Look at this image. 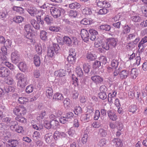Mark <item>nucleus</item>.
<instances>
[{
  "mask_svg": "<svg viewBox=\"0 0 147 147\" xmlns=\"http://www.w3.org/2000/svg\"><path fill=\"white\" fill-rule=\"evenodd\" d=\"M96 2L97 3V5L100 7H103L105 2L106 1L102 0H96Z\"/></svg>",
  "mask_w": 147,
  "mask_h": 147,
  "instance_id": "nucleus-51",
  "label": "nucleus"
},
{
  "mask_svg": "<svg viewBox=\"0 0 147 147\" xmlns=\"http://www.w3.org/2000/svg\"><path fill=\"white\" fill-rule=\"evenodd\" d=\"M136 94L137 96L136 99L140 101L142 100V98L146 97L147 95L146 93L144 92H137Z\"/></svg>",
  "mask_w": 147,
  "mask_h": 147,
  "instance_id": "nucleus-21",
  "label": "nucleus"
},
{
  "mask_svg": "<svg viewBox=\"0 0 147 147\" xmlns=\"http://www.w3.org/2000/svg\"><path fill=\"white\" fill-rule=\"evenodd\" d=\"M138 74V72L136 69L133 68L131 69V71L130 75L133 79H136Z\"/></svg>",
  "mask_w": 147,
  "mask_h": 147,
  "instance_id": "nucleus-35",
  "label": "nucleus"
},
{
  "mask_svg": "<svg viewBox=\"0 0 147 147\" xmlns=\"http://www.w3.org/2000/svg\"><path fill=\"white\" fill-rule=\"evenodd\" d=\"M111 28V26L108 24H102L99 26L98 29L102 32L109 31Z\"/></svg>",
  "mask_w": 147,
  "mask_h": 147,
  "instance_id": "nucleus-18",
  "label": "nucleus"
},
{
  "mask_svg": "<svg viewBox=\"0 0 147 147\" xmlns=\"http://www.w3.org/2000/svg\"><path fill=\"white\" fill-rule=\"evenodd\" d=\"M108 11V10L105 8H102L99 10L98 12L99 14L103 15L106 14Z\"/></svg>",
  "mask_w": 147,
  "mask_h": 147,
  "instance_id": "nucleus-63",
  "label": "nucleus"
},
{
  "mask_svg": "<svg viewBox=\"0 0 147 147\" xmlns=\"http://www.w3.org/2000/svg\"><path fill=\"white\" fill-rule=\"evenodd\" d=\"M11 59L13 63L16 64L20 60V56L17 51H15L12 53L11 54Z\"/></svg>",
  "mask_w": 147,
  "mask_h": 147,
  "instance_id": "nucleus-8",
  "label": "nucleus"
},
{
  "mask_svg": "<svg viewBox=\"0 0 147 147\" xmlns=\"http://www.w3.org/2000/svg\"><path fill=\"white\" fill-rule=\"evenodd\" d=\"M99 62L101 63L103 66V65H105L107 62L106 57L104 56H102L100 57Z\"/></svg>",
  "mask_w": 147,
  "mask_h": 147,
  "instance_id": "nucleus-53",
  "label": "nucleus"
},
{
  "mask_svg": "<svg viewBox=\"0 0 147 147\" xmlns=\"http://www.w3.org/2000/svg\"><path fill=\"white\" fill-rule=\"evenodd\" d=\"M80 34L83 40L85 41H88L90 39L92 41L96 40L98 32L96 30L93 29H90L88 31L83 29L81 30Z\"/></svg>",
  "mask_w": 147,
  "mask_h": 147,
  "instance_id": "nucleus-1",
  "label": "nucleus"
},
{
  "mask_svg": "<svg viewBox=\"0 0 147 147\" xmlns=\"http://www.w3.org/2000/svg\"><path fill=\"white\" fill-rule=\"evenodd\" d=\"M12 42L11 40L9 39H7L6 40H5V41L4 42L3 45V47L9 48L11 47Z\"/></svg>",
  "mask_w": 147,
  "mask_h": 147,
  "instance_id": "nucleus-48",
  "label": "nucleus"
},
{
  "mask_svg": "<svg viewBox=\"0 0 147 147\" xmlns=\"http://www.w3.org/2000/svg\"><path fill=\"white\" fill-rule=\"evenodd\" d=\"M34 63L35 66H39L40 63V61L39 57L38 55H35L34 56Z\"/></svg>",
  "mask_w": 147,
  "mask_h": 147,
  "instance_id": "nucleus-31",
  "label": "nucleus"
},
{
  "mask_svg": "<svg viewBox=\"0 0 147 147\" xmlns=\"http://www.w3.org/2000/svg\"><path fill=\"white\" fill-rule=\"evenodd\" d=\"M7 142L6 146L8 147H16L18 144V141L16 140H9Z\"/></svg>",
  "mask_w": 147,
  "mask_h": 147,
  "instance_id": "nucleus-13",
  "label": "nucleus"
},
{
  "mask_svg": "<svg viewBox=\"0 0 147 147\" xmlns=\"http://www.w3.org/2000/svg\"><path fill=\"white\" fill-rule=\"evenodd\" d=\"M60 122L63 124L66 123L68 121V119L65 117H61L59 119Z\"/></svg>",
  "mask_w": 147,
  "mask_h": 147,
  "instance_id": "nucleus-60",
  "label": "nucleus"
},
{
  "mask_svg": "<svg viewBox=\"0 0 147 147\" xmlns=\"http://www.w3.org/2000/svg\"><path fill=\"white\" fill-rule=\"evenodd\" d=\"M72 79L73 80V84H74V86H78L79 84L78 78L74 74L72 75Z\"/></svg>",
  "mask_w": 147,
  "mask_h": 147,
  "instance_id": "nucleus-55",
  "label": "nucleus"
},
{
  "mask_svg": "<svg viewBox=\"0 0 147 147\" xmlns=\"http://www.w3.org/2000/svg\"><path fill=\"white\" fill-rule=\"evenodd\" d=\"M128 111L129 112L133 113L138 111L136 106L135 105H132L129 106Z\"/></svg>",
  "mask_w": 147,
  "mask_h": 147,
  "instance_id": "nucleus-38",
  "label": "nucleus"
},
{
  "mask_svg": "<svg viewBox=\"0 0 147 147\" xmlns=\"http://www.w3.org/2000/svg\"><path fill=\"white\" fill-rule=\"evenodd\" d=\"M74 112L76 115L80 116L82 114V108L80 106L77 107H75L74 110Z\"/></svg>",
  "mask_w": 147,
  "mask_h": 147,
  "instance_id": "nucleus-42",
  "label": "nucleus"
},
{
  "mask_svg": "<svg viewBox=\"0 0 147 147\" xmlns=\"http://www.w3.org/2000/svg\"><path fill=\"white\" fill-rule=\"evenodd\" d=\"M69 7L71 9H79L81 7L80 4L77 2H75L70 4L69 5Z\"/></svg>",
  "mask_w": 147,
  "mask_h": 147,
  "instance_id": "nucleus-24",
  "label": "nucleus"
},
{
  "mask_svg": "<svg viewBox=\"0 0 147 147\" xmlns=\"http://www.w3.org/2000/svg\"><path fill=\"white\" fill-rule=\"evenodd\" d=\"M33 86L30 85L27 86L26 89V92L28 94H29L33 92Z\"/></svg>",
  "mask_w": 147,
  "mask_h": 147,
  "instance_id": "nucleus-59",
  "label": "nucleus"
},
{
  "mask_svg": "<svg viewBox=\"0 0 147 147\" xmlns=\"http://www.w3.org/2000/svg\"><path fill=\"white\" fill-rule=\"evenodd\" d=\"M135 47L134 44L133 42H129L126 45V47L128 50H132Z\"/></svg>",
  "mask_w": 147,
  "mask_h": 147,
  "instance_id": "nucleus-58",
  "label": "nucleus"
},
{
  "mask_svg": "<svg viewBox=\"0 0 147 147\" xmlns=\"http://www.w3.org/2000/svg\"><path fill=\"white\" fill-rule=\"evenodd\" d=\"M128 71L126 70H122L119 73L120 78L122 79L126 78L128 76Z\"/></svg>",
  "mask_w": 147,
  "mask_h": 147,
  "instance_id": "nucleus-28",
  "label": "nucleus"
},
{
  "mask_svg": "<svg viewBox=\"0 0 147 147\" xmlns=\"http://www.w3.org/2000/svg\"><path fill=\"white\" fill-rule=\"evenodd\" d=\"M91 67L90 65L88 64L84 63L83 65V68L84 72L87 74L89 73Z\"/></svg>",
  "mask_w": 147,
  "mask_h": 147,
  "instance_id": "nucleus-36",
  "label": "nucleus"
},
{
  "mask_svg": "<svg viewBox=\"0 0 147 147\" xmlns=\"http://www.w3.org/2000/svg\"><path fill=\"white\" fill-rule=\"evenodd\" d=\"M76 73L80 77L82 76L84 74L83 71L82 69L79 67L77 68Z\"/></svg>",
  "mask_w": 147,
  "mask_h": 147,
  "instance_id": "nucleus-61",
  "label": "nucleus"
},
{
  "mask_svg": "<svg viewBox=\"0 0 147 147\" xmlns=\"http://www.w3.org/2000/svg\"><path fill=\"white\" fill-rule=\"evenodd\" d=\"M19 103L21 104H26V102L28 101V99L24 97H19L18 100Z\"/></svg>",
  "mask_w": 147,
  "mask_h": 147,
  "instance_id": "nucleus-37",
  "label": "nucleus"
},
{
  "mask_svg": "<svg viewBox=\"0 0 147 147\" xmlns=\"http://www.w3.org/2000/svg\"><path fill=\"white\" fill-rule=\"evenodd\" d=\"M36 18L37 20L36 22L42 26L43 25L44 23V17H43V16H37Z\"/></svg>",
  "mask_w": 147,
  "mask_h": 147,
  "instance_id": "nucleus-46",
  "label": "nucleus"
},
{
  "mask_svg": "<svg viewBox=\"0 0 147 147\" xmlns=\"http://www.w3.org/2000/svg\"><path fill=\"white\" fill-rule=\"evenodd\" d=\"M146 42H147V36H145L142 39V40L138 44V47L139 48V49H140V47L141 46L144 47L143 44Z\"/></svg>",
  "mask_w": 147,
  "mask_h": 147,
  "instance_id": "nucleus-45",
  "label": "nucleus"
},
{
  "mask_svg": "<svg viewBox=\"0 0 147 147\" xmlns=\"http://www.w3.org/2000/svg\"><path fill=\"white\" fill-rule=\"evenodd\" d=\"M51 15L55 18H58L61 16V13H63L64 10L61 8H56L54 7L50 9Z\"/></svg>",
  "mask_w": 147,
  "mask_h": 147,
  "instance_id": "nucleus-4",
  "label": "nucleus"
},
{
  "mask_svg": "<svg viewBox=\"0 0 147 147\" xmlns=\"http://www.w3.org/2000/svg\"><path fill=\"white\" fill-rule=\"evenodd\" d=\"M92 66L93 69H96L100 66H102V65L99 61L96 60L93 63Z\"/></svg>",
  "mask_w": 147,
  "mask_h": 147,
  "instance_id": "nucleus-43",
  "label": "nucleus"
},
{
  "mask_svg": "<svg viewBox=\"0 0 147 147\" xmlns=\"http://www.w3.org/2000/svg\"><path fill=\"white\" fill-rule=\"evenodd\" d=\"M26 11L32 16H34L38 12H39V11L35 7H29L26 9Z\"/></svg>",
  "mask_w": 147,
  "mask_h": 147,
  "instance_id": "nucleus-14",
  "label": "nucleus"
},
{
  "mask_svg": "<svg viewBox=\"0 0 147 147\" xmlns=\"http://www.w3.org/2000/svg\"><path fill=\"white\" fill-rule=\"evenodd\" d=\"M30 23L32 26L36 30H39L40 28V24L36 22V21L32 19L31 20Z\"/></svg>",
  "mask_w": 147,
  "mask_h": 147,
  "instance_id": "nucleus-27",
  "label": "nucleus"
},
{
  "mask_svg": "<svg viewBox=\"0 0 147 147\" xmlns=\"http://www.w3.org/2000/svg\"><path fill=\"white\" fill-rule=\"evenodd\" d=\"M63 41L67 45L71 47V46L72 41L71 38L69 37L64 36L63 37Z\"/></svg>",
  "mask_w": 147,
  "mask_h": 147,
  "instance_id": "nucleus-32",
  "label": "nucleus"
},
{
  "mask_svg": "<svg viewBox=\"0 0 147 147\" xmlns=\"http://www.w3.org/2000/svg\"><path fill=\"white\" fill-rule=\"evenodd\" d=\"M94 22L93 20L91 18H85L80 21V23L84 25H88L91 24Z\"/></svg>",
  "mask_w": 147,
  "mask_h": 147,
  "instance_id": "nucleus-16",
  "label": "nucleus"
},
{
  "mask_svg": "<svg viewBox=\"0 0 147 147\" xmlns=\"http://www.w3.org/2000/svg\"><path fill=\"white\" fill-rule=\"evenodd\" d=\"M24 29L25 31L24 36L30 40L31 42H33V38L35 36V35L32 32L34 30H32L31 25L30 24H27L25 25Z\"/></svg>",
  "mask_w": 147,
  "mask_h": 147,
  "instance_id": "nucleus-2",
  "label": "nucleus"
},
{
  "mask_svg": "<svg viewBox=\"0 0 147 147\" xmlns=\"http://www.w3.org/2000/svg\"><path fill=\"white\" fill-rule=\"evenodd\" d=\"M10 74V71L8 68L5 67H0V77L2 78L8 77Z\"/></svg>",
  "mask_w": 147,
  "mask_h": 147,
  "instance_id": "nucleus-7",
  "label": "nucleus"
},
{
  "mask_svg": "<svg viewBox=\"0 0 147 147\" xmlns=\"http://www.w3.org/2000/svg\"><path fill=\"white\" fill-rule=\"evenodd\" d=\"M53 136L52 133H47L46 134L45 136V138L46 142L48 143H51L52 139Z\"/></svg>",
  "mask_w": 147,
  "mask_h": 147,
  "instance_id": "nucleus-29",
  "label": "nucleus"
},
{
  "mask_svg": "<svg viewBox=\"0 0 147 147\" xmlns=\"http://www.w3.org/2000/svg\"><path fill=\"white\" fill-rule=\"evenodd\" d=\"M99 98L102 100H105L107 98L106 92H100L98 94Z\"/></svg>",
  "mask_w": 147,
  "mask_h": 147,
  "instance_id": "nucleus-57",
  "label": "nucleus"
},
{
  "mask_svg": "<svg viewBox=\"0 0 147 147\" xmlns=\"http://www.w3.org/2000/svg\"><path fill=\"white\" fill-rule=\"evenodd\" d=\"M50 122L53 128H54L55 127L58 126L59 125V123L57 120H50Z\"/></svg>",
  "mask_w": 147,
  "mask_h": 147,
  "instance_id": "nucleus-54",
  "label": "nucleus"
},
{
  "mask_svg": "<svg viewBox=\"0 0 147 147\" xmlns=\"http://www.w3.org/2000/svg\"><path fill=\"white\" fill-rule=\"evenodd\" d=\"M53 20V19L51 16H49L48 15H46V17L44 18V20L48 25L50 24Z\"/></svg>",
  "mask_w": 147,
  "mask_h": 147,
  "instance_id": "nucleus-39",
  "label": "nucleus"
},
{
  "mask_svg": "<svg viewBox=\"0 0 147 147\" xmlns=\"http://www.w3.org/2000/svg\"><path fill=\"white\" fill-rule=\"evenodd\" d=\"M49 29L51 31L54 32H59L61 28L58 26H51L49 28Z\"/></svg>",
  "mask_w": 147,
  "mask_h": 147,
  "instance_id": "nucleus-49",
  "label": "nucleus"
},
{
  "mask_svg": "<svg viewBox=\"0 0 147 147\" xmlns=\"http://www.w3.org/2000/svg\"><path fill=\"white\" fill-rule=\"evenodd\" d=\"M83 12L86 15H90L92 13L91 9L90 8L88 7L85 8L84 9H83Z\"/></svg>",
  "mask_w": 147,
  "mask_h": 147,
  "instance_id": "nucleus-62",
  "label": "nucleus"
},
{
  "mask_svg": "<svg viewBox=\"0 0 147 147\" xmlns=\"http://www.w3.org/2000/svg\"><path fill=\"white\" fill-rule=\"evenodd\" d=\"M19 83L20 86L22 88H23L28 84V82L27 81L26 78V77L23 78L20 81H19Z\"/></svg>",
  "mask_w": 147,
  "mask_h": 147,
  "instance_id": "nucleus-25",
  "label": "nucleus"
},
{
  "mask_svg": "<svg viewBox=\"0 0 147 147\" xmlns=\"http://www.w3.org/2000/svg\"><path fill=\"white\" fill-rule=\"evenodd\" d=\"M18 67L19 69L23 72L26 71L27 69L26 64L23 62L19 63L18 65Z\"/></svg>",
  "mask_w": 147,
  "mask_h": 147,
  "instance_id": "nucleus-20",
  "label": "nucleus"
},
{
  "mask_svg": "<svg viewBox=\"0 0 147 147\" xmlns=\"http://www.w3.org/2000/svg\"><path fill=\"white\" fill-rule=\"evenodd\" d=\"M107 41L109 43L111 49L115 48L117 45V43L118 41L117 39L114 38H107Z\"/></svg>",
  "mask_w": 147,
  "mask_h": 147,
  "instance_id": "nucleus-11",
  "label": "nucleus"
},
{
  "mask_svg": "<svg viewBox=\"0 0 147 147\" xmlns=\"http://www.w3.org/2000/svg\"><path fill=\"white\" fill-rule=\"evenodd\" d=\"M72 51V50L70 51L69 54L67 57V61L69 64H67L65 66V67H67L68 65L70 66V64H74L76 62V53L75 51L73 52Z\"/></svg>",
  "mask_w": 147,
  "mask_h": 147,
  "instance_id": "nucleus-6",
  "label": "nucleus"
},
{
  "mask_svg": "<svg viewBox=\"0 0 147 147\" xmlns=\"http://www.w3.org/2000/svg\"><path fill=\"white\" fill-rule=\"evenodd\" d=\"M109 45L107 41L102 44V47L107 50H109V48H110Z\"/></svg>",
  "mask_w": 147,
  "mask_h": 147,
  "instance_id": "nucleus-56",
  "label": "nucleus"
},
{
  "mask_svg": "<svg viewBox=\"0 0 147 147\" xmlns=\"http://www.w3.org/2000/svg\"><path fill=\"white\" fill-rule=\"evenodd\" d=\"M68 13L70 17L75 18L77 16L78 12L76 10H70L68 11Z\"/></svg>",
  "mask_w": 147,
  "mask_h": 147,
  "instance_id": "nucleus-33",
  "label": "nucleus"
},
{
  "mask_svg": "<svg viewBox=\"0 0 147 147\" xmlns=\"http://www.w3.org/2000/svg\"><path fill=\"white\" fill-rule=\"evenodd\" d=\"M108 117L110 119L113 121H115L117 119V116L116 113L111 110H108L107 112Z\"/></svg>",
  "mask_w": 147,
  "mask_h": 147,
  "instance_id": "nucleus-15",
  "label": "nucleus"
},
{
  "mask_svg": "<svg viewBox=\"0 0 147 147\" xmlns=\"http://www.w3.org/2000/svg\"><path fill=\"white\" fill-rule=\"evenodd\" d=\"M86 58L88 61H94L96 58V56L94 52H88L86 55Z\"/></svg>",
  "mask_w": 147,
  "mask_h": 147,
  "instance_id": "nucleus-17",
  "label": "nucleus"
},
{
  "mask_svg": "<svg viewBox=\"0 0 147 147\" xmlns=\"http://www.w3.org/2000/svg\"><path fill=\"white\" fill-rule=\"evenodd\" d=\"M132 21L135 22H139L142 21V19L141 17L137 16H132L131 17Z\"/></svg>",
  "mask_w": 147,
  "mask_h": 147,
  "instance_id": "nucleus-44",
  "label": "nucleus"
},
{
  "mask_svg": "<svg viewBox=\"0 0 147 147\" xmlns=\"http://www.w3.org/2000/svg\"><path fill=\"white\" fill-rule=\"evenodd\" d=\"M9 17L6 10H2L0 12V19L5 21Z\"/></svg>",
  "mask_w": 147,
  "mask_h": 147,
  "instance_id": "nucleus-12",
  "label": "nucleus"
},
{
  "mask_svg": "<svg viewBox=\"0 0 147 147\" xmlns=\"http://www.w3.org/2000/svg\"><path fill=\"white\" fill-rule=\"evenodd\" d=\"M3 89L4 92L5 94L7 95L11 94L15 91V88L7 84L4 85L3 86Z\"/></svg>",
  "mask_w": 147,
  "mask_h": 147,
  "instance_id": "nucleus-9",
  "label": "nucleus"
},
{
  "mask_svg": "<svg viewBox=\"0 0 147 147\" xmlns=\"http://www.w3.org/2000/svg\"><path fill=\"white\" fill-rule=\"evenodd\" d=\"M13 9L14 11H16L20 14L24 13L25 11L24 9L18 6H14L13 8Z\"/></svg>",
  "mask_w": 147,
  "mask_h": 147,
  "instance_id": "nucleus-30",
  "label": "nucleus"
},
{
  "mask_svg": "<svg viewBox=\"0 0 147 147\" xmlns=\"http://www.w3.org/2000/svg\"><path fill=\"white\" fill-rule=\"evenodd\" d=\"M46 90V95L47 97L51 98L53 94V89L50 87H47L45 88Z\"/></svg>",
  "mask_w": 147,
  "mask_h": 147,
  "instance_id": "nucleus-22",
  "label": "nucleus"
},
{
  "mask_svg": "<svg viewBox=\"0 0 147 147\" xmlns=\"http://www.w3.org/2000/svg\"><path fill=\"white\" fill-rule=\"evenodd\" d=\"M60 47L58 44L53 43V46L47 49V56L52 57L56 53H57L60 50Z\"/></svg>",
  "mask_w": 147,
  "mask_h": 147,
  "instance_id": "nucleus-3",
  "label": "nucleus"
},
{
  "mask_svg": "<svg viewBox=\"0 0 147 147\" xmlns=\"http://www.w3.org/2000/svg\"><path fill=\"white\" fill-rule=\"evenodd\" d=\"M63 98L62 94L59 92L55 93L53 97V99L55 100H62Z\"/></svg>",
  "mask_w": 147,
  "mask_h": 147,
  "instance_id": "nucleus-23",
  "label": "nucleus"
},
{
  "mask_svg": "<svg viewBox=\"0 0 147 147\" xmlns=\"http://www.w3.org/2000/svg\"><path fill=\"white\" fill-rule=\"evenodd\" d=\"M24 19V18L20 16H16L13 18L12 20L13 22L16 23H21Z\"/></svg>",
  "mask_w": 147,
  "mask_h": 147,
  "instance_id": "nucleus-26",
  "label": "nucleus"
},
{
  "mask_svg": "<svg viewBox=\"0 0 147 147\" xmlns=\"http://www.w3.org/2000/svg\"><path fill=\"white\" fill-rule=\"evenodd\" d=\"M19 113L18 116H23L26 112V110L25 108L23 106L20 107Z\"/></svg>",
  "mask_w": 147,
  "mask_h": 147,
  "instance_id": "nucleus-34",
  "label": "nucleus"
},
{
  "mask_svg": "<svg viewBox=\"0 0 147 147\" xmlns=\"http://www.w3.org/2000/svg\"><path fill=\"white\" fill-rule=\"evenodd\" d=\"M91 79L96 84H102L103 82V78L102 77L98 75H94L91 78Z\"/></svg>",
  "mask_w": 147,
  "mask_h": 147,
  "instance_id": "nucleus-10",
  "label": "nucleus"
},
{
  "mask_svg": "<svg viewBox=\"0 0 147 147\" xmlns=\"http://www.w3.org/2000/svg\"><path fill=\"white\" fill-rule=\"evenodd\" d=\"M15 119L21 123H24L26 122V119L23 116H16Z\"/></svg>",
  "mask_w": 147,
  "mask_h": 147,
  "instance_id": "nucleus-40",
  "label": "nucleus"
},
{
  "mask_svg": "<svg viewBox=\"0 0 147 147\" xmlns=\"http://www.w3.org/2000/svg\"><path fill=\"white\" fill-rule=\"evenodd\" d=\"M36 51L38 54L40 55L42 53V49L41 45H37L36 47Z\"/></svg>",
  "mask_w": 147,
  "mask_h": 147,
  "instance_id": "nucleus-64",
  "label": "nucleus"
},
{
  "mask_svg": "<svg viewBox=\"0 0 147 147\" xmlns=\"http://www.w3.org/2000/svg\"><path fill=\"white\" fill-rule=\"evenodd\" d=\"M66 74L65 70L63 69H60L58 70L55 71L54 72L55 76L59 77H63Z\"/></svg>",
  "mask_w": 147,
  "mask_h": 147,
  "instance_id": "nucleus-19",
  "label": "nucleus"
},
{
  "mask_svg": "<svg viewBox=\"0 0 147 147\" xmlns=\"http://www.w3.org/2000/svg\"><path fill=\"white\" fill-rule=\"evenodd\" d=\"M9 126L11 130L16 131L18 133H21L24 131L22 127L19 126L16 121H12L10 124H9Z\"/></svg>",
  "mask_w": 147,
  "mask_h": 147,
  "instance_id": "nucleus-5",
  "label": "nucleus"
},
{
  "mask_svg": "<svg viewBox=\"0 0 147 147\" xmlns=\"http://www.w3.org/2000/svg\"><path fill=\"white\" fill-rule=\"evenodd\" d=\"M46 113L45 111H42L40 112V114L37 117V119L38 120L42 119L46 115Z\"/></svg>",
  "mask_w": 147,
  "mask_h": 147,
  "instance_id": "nucleus-52",
  "label": "nucleus"
},
{
  "mask_svg": "<svg viewBox=\"0 0 147 147\" xmlns=\"http://www.w3.org/2000/svg\"><path fill=\"white\" fill-rule=\"evenodd\" d=\"M119 62L117 60H113L111 61V65L114 69H116L117 67Z\"/></svg>",
  "mask_w": 147,
  "mask_h": 147,
  "instance_id": "nucleus-50",
  "label": "nucleus"
},
{
  "mask_svg": "<svg viewBox=\"0 0 147 147\" xmlns=\"http://www.w3.org/2000/svg\"><path fill=\"white\" fill-rule=\"evenodd\" d=\"M76 129L74 127H72L70 128L67 132L70 136L73 137L76 134Z\"/></svg>",
  "mask_w": 147,
  "mask_h": 147,
  "instance_id": "nucleus-47",
  "label": "nucleus"
},
{
  "mask_svg": "<svg viewBox=\"0 0 147 147\" xmlns=\"http://www.w3.org/2000/svg\"><path fill=\"white\" fill-rule=\"evenodd\" d=\"M47 33L45 30H41L40 32V37L41 38L44 40H45L47 38Z\"/></svg>",
  "mask_w": 147,
  "mask_h": 147,
  "instance_id": "nucleus-41",
  "label": "nucleus"
}]
</instances>
